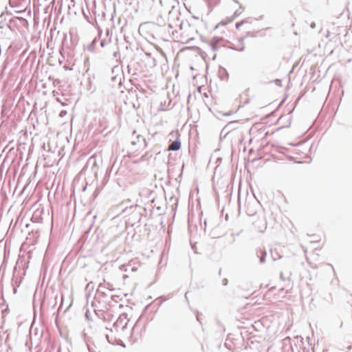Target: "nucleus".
I'll return each instance as SVG.
<instances>
[{
	"label": "nucleus",
	"mask_w": 352,
	"mask_h": 352,
	"mask_svg": "<svg viewBox=\"0 0 352 352\" xmlns=\"http://www.w3.org/2000/svg\"><path fill=\"white\" fill-rule=\"evenodd\" d=\"M11 24L19 29V27L27 28L28 26V22L26 19L21 17H16L10 21Z\"/></svg>",
	"instance_id": "f257e3e1"
},
{
	"label": "nucleus",
	"mask_w": 352,
	"mask_h": 352,
	"mask_svg": "<svg viewBox=\"0 0 352 352\" xmlns=\"http://www.w3.org/2000/svg\"><path fill=\"white\" fill-rule=\"evenodd\" d=\"M181 148V142L179 139L173 142L168 146V151H178Z\"/></svg>",
	"instance_id": "f03ea898"
},
{
	"label": "nucleus",
	"mask_w": 352,
	"mask_h": 352,
	"mask_svg": "<svg viewBox=\"0 0 352 352\" xmlns=\"http://www.w3.org/2000/svg\"><path fill=\"white\" fill-rule=\"evenodd\" d=\"M144 145L142 148H138V149H135V148H131V151L128 155V156L129 157H132L138 155V154L140 153V152L143 150V148H144L146 146V143L145 140H144Z\"/></svg>",
	"instance_id": "7ed1b4c3"
},
{
	"label": "nucleus",
	"mask_w": 352,
	"mask_h": 352,
	"mask_svg": "<svg viewBox=\"0 0 352 352\" xmlns=\"http://www.w3.org/2000/svg\"><path fill=\"white\" fill-rule=\"evenodd\" d=\"M227 23H228V22H226V21H221L217 24V27H219V25H226Z\"/></svg>",
	"instance_id": "20e7f679"
},
{
	"label": "nucleus",
	"mask_w": 352,
	"mask_h": 352,
	"mask_svg": "<svg viewBox=\"0 0 352 352\" xmlns=\"http://www.w3.org/2000/svg\"><path fill=\"white\" fill-rule=\"evenodd\" d=\"M239 23H237V24H236V28H239Z\"/></svg>",
	"instance_id": "39448f33"
}]
</instances>
